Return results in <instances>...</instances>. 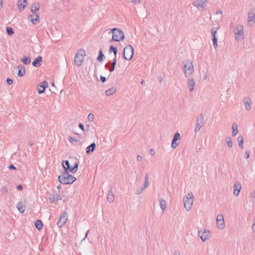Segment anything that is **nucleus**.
Here are the masks:
<instances>
[{
  "label": "nucleus",
  "mask_w": 255,
  "mask_h": 255,
  "mask_svg": "<svg viewBox=\"0 0 255 255\" xmlns=\"http://www.w3.org/2000/svg\"><path fill=\"white\" fill-rule=\"evenodd\" d=\"M76 178L69 174L68 171H63L62 174L58 176V180L62 184H71L76 181Z\"/></svg>",
  "instance_id": "f257e3e1"
},
{
  "label": "nucleus",
  "mask_w": 255,
  "mask_h": 255,
  "mask_svg": "<svg viewBox=\"0 0 255 255\" xmlns=\"http://www.w3.org/2000/svg\"><path fill=\"white\" fill-rule=\"evenodd\" d=\"M109 33H112L113 37L112 41H120L123 40L125 38L124 32L120 29L114 28L112 29Z\"/></svg>",
  "instance_id": "f03ea898"
},
{
  "label": "nucleus",
  "mask_w": 255,
  "mask_h": 255,
  "mask_svg": "<svg viewBox=\"0 0 255 255\" xmlns=\"http://www.w3.org/2000/svg\"><path fill=\"white\" fill-rule=\"evenodd\" d=\"M184 65L183 71L185 77H189L194 72V67L192 63L189 61L183 62Z\"/></svg>",
  "instance_id": "7ed1b4c3"
},
{
  "label": "nucleus",
  "mask_w": 255,
  "mask_h": 255,
  "mask_svg": "<svg viewBox=\"0 0 255 255\" xmlns=\"http://www.w3.org/2000/svg\"><path fill=\"white\" fill-rule=\"evenodd\" d=\"M84 56H85V52L84 50L79 49L77 52L74 57V62L77 66L81 65L84 59Z\"/></svg>",
  "instance_id": "20e7f679"
},
{
  "label": "nucleus",
  "mask_w": 255,
  "mask_h": 255,
  "mask_svg": "<svg viewBox=\"0 0 255 255\" xmlns=\"http://www.w3.org/2000/svg\"><path fill=\"white\" fill-rule=\"evenodd\" d=\"M184 207L187 210L189 211L192 206L193 203V196L192 192H189L184 198Z\"/></svg>",
  "instance_id": "39448f33"
},
{
  "label": "nucleus",
  "mask_w": 255,
  "mask_h": 255,
  "mask_svg": "<svg viewBox=\"0 0 255 255\" xmlns=\"http://www.w3.org/2000/svg\"><path fill=\"white\" fill-rule=\"evenodd\" d=\"M133 55V48L131 45H128L124 50L123 56L124 58L128 61L130 60Z\"/></svg>",
  "instance_id": "423d86ee"
},
{
  "label": "nucleus",
  "mask_w": 255,
  "mask_h": 255,
  "mask_svg": "<svg viewBox=\"0 0 255 255\" xmlns=\"http://www.w3.org/2000/svg\"><path fill=\"white\" fill-rule=\"evenodd\" d=\"M204 124V116L202 113H201L199 115V117L196 119V125L194 129L195 132L197 133L198 131H199Z\"/></svg>",
  "instance_id": "0eeeda50"
},
{
  "label": "nucleus",
  "mask_w": 255,
  "mask_h": 255,
  "mask_svg": "<svg viewBox=\"0 0 255 255\" xmlns=\"http://www.w3.org/2000/svg\"><path fill=\"white\" fill-rule=\"evenodd\" d=\"M68 220V215L65 212L62 213L59 218L57 225L59 228L62 227Z\"/></svg>",
  "instance_id": "6e6552de"
},
{
  "label": "nucleus",
  "mask_w": 255,
  "mask_h": 255,
  "mask_svg": "<svg viewBox=\"0 0 255 255\" xmlns=\"http://www.w3.org/2000/svg\"><path fill=\"white\" fill-rule=\"evenodd\" d=\"M210 233L209 230L204 229L203 231L202 230L198 231V234L202 242H205L210 237Z\"/></svg>",
  "instance_id": "1a4fd4ad"
},
{
  "label": "nucleus",
  "mask_w": 255,
  "mask_h": 255,
  "mask_svg": "<svg viewBox=\"0 0 255 255\" xmlns=\"http://www.w3.org/2000/svg\"><path fill=\"white\" fill-rule=\"evenodd\" d=\"M216 225L218 229L222 230L225 228V222L222 214H218L216 219Z\"/></svg>",
  "instance_id": "9d476101"
},
{
  "label": "nucleus",
  "mask_w": 255,
  "mask_h": 255,
  "mask_svg": "<svg viewBox=\"0 0 255 255\" xmlns=\"http://www.w3.org/2000/svg\"><path fill=\"white\" fill-rule=\"evenodd\" d=\"M148 180H149V176H148V174H145V177H144V182L142 186L140 188L137 189L136 190L135 194L136 195H138V194L141 193L143 191V190L148 186Z\"/></svg>",
  "instance_id": "9b49d317"
},
{
  "label": "nucleus",
  "mask_w": 255,
  "mask_h": 255,
  "mask_svg": "<svg viewBox=\"0 0 255 255\" xmlns=\"http://www.w3.org/2000/svg\"><path fill=\"white\" fill-rule=\"evenodd\" d=\"M206 2L207 0H197V1L193 3V5L200 10L205 8Z\"/></svg>",
  "instance_id": "f8f14e48"
},
{
  "label": "nucleus",
  "mask_w": 255,
  "mask_h": 255,
  "mask_svg": "<svg viewBox=\"0 0 255 255\" xmlns=\"http://www.w3.org/2000/svg\"><path fill=\"white\" fill-rule=\"evenodd\" d=\"M180 139V134L178 132H176L173 136L171 143V147L175 148L178 146V143L176 142L177 140Z\"/></svg>",
  "instance_id": "ddd939ff"
},
{
  "label": "nucleus",
  "mask_w": 255,
  "mask_h": 255,
  "mask_svg": "<svg viewBox=\"0 0 255 255\" xmlns=\"http://www.w3.org/2000/svg\"><path fill=\"white\" fill-rule=\"evenodd\" d=\"M255 23V8L252 9L248 14V22Z\"/></svg>",
  "instance_id": "4468645a"
},
{
  "label": "nucleus",
  "mask_w": 255,
  "mask_h": 255,
  "mask_svg": "<svg viewBox=\"0 0 255 255\" xmlns=\"http://www.w3.org/2000/svg\"><path fill=\"white\" fill-rule=\"evenodd\" d=\"M28 19L33 24H36L39 21V16L37 14H35L34 15H29L28 16Z\"/></svg>",
  "instance_id": "2eb2a0df"
},
{
  "label": "nucleus",
  "mask_w": 255,
  "mask_h": 255,
  "mask_svg": "<svg viewBox=\"0 0 255 255\" xmlns=\"http://www.w3.org/2000/svg\"><path fill=\"white\" fill-rule=\"evenodd\" d=\"M62 199V197L58 193L53 194L49 197V200L51 203L56 202Z\"/></svg>",
  "instance_id": "dca6fc26"
},
{
  "label": "nucleus",
  "mask_w": 255,
  "mask_h": 255,
  "mask_svg": "<svg viewBox=\"0 0 255 255\" xmlns=\"http://www.w3.org/2000/svg\"><path fill=\"white\" fill-rule=\"evenodd\" d=\"M38 86H39L40 88L38 89L37 91L38 93L40 94L44 92L45 88L48 86V83L46 81H44Z\"/></svg>",
  "instance_id": "f3484780"
},
{
  "label": "nucleus",
  "mask_w": 255,
  "mask_h": 255,
  "mask_svg": "<svg viewBox=\"0 0 255 255\" xmlns=\"http://www.w3.org/2000/svg\"><path fill=\"white\" fill-rule=\"evenodd\" d=\"M245 108L247 111H250L252 108V101L250 98H245L243 101Z\"/></svg>",
  "instance_id": "a211bd4d"
},
{
  "label": "nucleus",
  "mask_w": 255,
  "mask_h": 255,
  "mask_svg": "<svg viewBox=\"0 0 255 255\" xmlns=\"http://www.w3.org/2000/svg\"><path fill=\"white\" fill-rule=\"evenodd\" d=\"M42 60V58L40 56H39L34 60L32 64L34 67H39L41 65Z\"/></svg>",
  "instance_id": "6ab92c4d"
},
{
  "label": "nucleus",
  "mask_w": 255,
  "mask_h": 255,
  "mask_svg": "<svg viewBox=\"0 0 255 255\" xmlns=\"http://www.w3.org/2000/svg\"><path fill=\"white\" fill-rule=\"evenodd\" d=\"M195 82L193 78H189L188 80V85L189 87V90L190 92H192L194 89L195 86Z\"/></svg>",
  "instance_id": "aec40b11"
},
{
  "label": "nucleus",
  "mask_w": 255,
  "mask_h": 255,
  "mask_svg": "<svg viewBox=\"0 0 255 255\" xmlns=\"http://www.w3.org/2000/svg\"><path fill=\"white\" fill-rule=\"evenodd\" d=\"M238 31L235 33V37L236 40H239L241 39H242L243 38L244 36V30L242 28L240 30H238L237 29Z\"/></svg>",
  "instance_id": "412c9836"
},
{
  "label": "nucleus",
  "mask_w": 255,
  "mask_h": 255,
  "mask_svg": "<svg viewBox=\"0 0 255 255\" xmlns=\"http://www.w3.org/2000/svg\"><path fill=\"white\" fill-rule=\"evenodd\" d=\"M234 188V194L235 196H238L240 190L241 189L242 186L240 183H238V184H235L233 186Z\"/></svg>",
  "instance_id": "4be33fe9"
},
{
  "label": "nucleus",
  "mask_w": 255,
  "mask_h": 255,
  "mask_svg": "<svg viewBox=\"0 0 255 255\" xmlns=\"http://www.w3.org/2000/svg\"><path fill=\"white\" fill-rule=\"evenodd\" d=\"M19 11H22L27 4L26 0H19L17 2Z\"/></svg>",
  "instance_id": "5701e85b"
},
{
  "label": "nucleus",
  "mask_w": 255,
  "mask_h": 255,
  "mask_svg": "<svg viewBox=\"0 0 255 255\" xmlns=\"http://www.w3.org/2000/svg\"><path fill=\"white\" fill-rule=\"evenodd\" d=\"M16 208H17V210H18V211L21 213H23L25 211V209H26V207H25L24 204H23L21 202H19L17 204Z\"/></svg>",
  "instance_id": "b1692460"
},
{
  "label": "nucleus",
  "mask_w": 255,
  "mask_h": 255,
  "mask_svg": "<svg viewBox=\"0 0 255 255\" xmlns=\"http://www.w3.org/2000/svg\"><path fill=\"white\" fill-rule=\"evenodd\" d=\"M62 166L64 168V171L71 172V166L68 160L63 161L62 162Z\"/></svg>",
  "instance_id": "393cba45"
},
{
  "label": "nucleus",
  "mask_w": 255,
  "mask_h": 255,
  "mask_svg": "<svg viewBox=\"0 0 255 255\" xmlns=\"http://www.w3.org/2000/svg\"><path fill=\"white\" fill-rule=\"evenodd\" d=\"M39 9V4L38 3H33L30 7L31 11L33 14H36V11Z\"/></svg>",
  "instance_id": "a878e982"
},
{
  "label": "nucleus",
  "mask_w": 255,
  "mask_h": 255,
  "mask_svg": "<svg viewBox=\"0 0 255 255\" xmlns=\"http://www.w3.org/2000/svg\"><path fill=\"white\" fill-rule=\"evenodd\" d=\"M96 148V144L95 142L92 143L90 145L86 148V153L90 154L91 152L94 151Z\"/></svg>",
  "instance_id": "bb28decb"
},
{
  "label": "nucleus",
  "mask_w": 255,
  "mask_h": 255,
  "mask_svg": "<svg viewBox=\"0 0 255 255\" xmlns=\"http://www.w3.org/2000/svg\"><path fill=\"white\" fill-rule=\"evenodd\" d=\"M17 68H18L17 75L19 77L23 76L25 73L24 67L23 66H18Z\"/></svg>",
  "instance_id": "cd10ccee"
},
{
  "label": "nucleus",
  "mask_w": 255,
  "mask_h": 255,
  "mask_svg": "<svg viewBox=\"0 0 255 255\" xmlns=\"http://www.w3.org/2000/svg\"><path fill=\"white\" fill-rule=\"evenodd\" d=\"M232 135L233 136L236 135L238 132V125L234 123L232 125Z\"/></svg>",
  "instance_id": "c85d7f7f"
},
{
  "label": "nucleus",
  "mask_w": 255,
  "mask_h": 255,
  "mask_svg": "<svg viewBox=\"0 0 255 255\" xmlns=\"http://www.w3.org/2000/svg\"><path fill=\"white\" fill-rule=\"evenodd\" d=\"M114 196L113 193L110 190L108 194L107 200L110 203H112L114 201Z\"/></svg>",
  "instance_id": "c756f323"
},
{
  "label": "nucleus",
  "mask_w": 255,
  "mask_h": 255,
  "mask_svg": "<svg viewBox=\"0 0 255 255\" xmlns=\"http://www.w3.org/2000/svg\"><path fill=\"white\" fill-rule=\"evenodd\" d=\"M159 203L161 210H162V211H164L166 208V201L164 199H160L159 200Z\"/></svg>",
  "instance_id": "7c9ffc66"
},
{
  "label": "nucleus",
  "mask_w": 255,
  "mask_h": 255,
  "mask_svg": "<svg viewBox=\"0 0 255 255\" xmlns=\"http://www.w3.org/2000/svg\"><path fill=\"white\" fill-rule=\"evenodd\" d=\"M35 226L37 230H41L43 227L42 222L40 220H37L35 222Z\"/></svg>",
  "instance_id": "2f4dec72"
},
{
  "label": "nucleus",
  "mask_w": 255,
  "mask_h": 255,
  "mask_svg": "<svg viewBox=\"0 0 255 255\" xmlns=\"http://www.w3.org/2000/svg\"><path fill=\"white\" fill-rule=\"evenodd\" d=\"M105 58V55L103 53L102 50L101 49L99 51V54L97 58V60L100 62H103L104 59Z\"/></svg>",
  "instance_id": "473e14b6"
},
{
  "label": "nucleus",
  "mask_w": 255,
  "mask_h": 255,
  "mask_svg": "<svg viewBox=\"0 0 255 255\" xmlns=\"http://www.w3.org/2000/svg\"><path fill=\"white\" fill-rule=\"evenodd\" d=\"M78 165H79L78 162L76 161L74 163L73 166H71V172H72L73 173H76L78 170Z\"/></svg>",
  "instance_id": "72a5a7b5"
},
{
  "label": "nucleus",
  "mask_w": 255,
  "mask_h": 255,
  "mask_svg": "<svg viewBox=\"0 0 255 255\" xmlns=\"http://www.w3.org/2000/svg\"><path fill=\"white\" fill-rule=\"evenodd\" d=\"M238 141L239 146L241 148H243V147H244V138L242 135H240L238 136Z\"/></svg>",
  "instance_id": "f704fd0d"
},
{
  "label": "nucleus",
  "mask_w": 255,
  "mask_h": 255,
  "mask_svg": "<svg viewBox=\"0 0 255 255\" xmlns=\"http://www.w3.org/2000/svg\"><path fill=\"white\" fill-rule=\"evenodd\" d=\"M116 92V89H115L114 88H112L110 89L106 90L105 93L107 96H111V95H112L113 94H114Z\"/></svg>",
  "instance_id": "c9c22d12"
},
{
  "label": "nucleus",
  "mask_w": 255,
  "mask_h": 255,
  "mask_svg": "<svg viewBox=\"0 0 255 255\" xmlns=\"http://www.w3.org/2000/svg\"><path fill=\"white\" fill-rule=\"evenodd\" d=\"M21 60L25 65L29 64L31 62V59L29 57H24Z\"/></svg>",
  "instance_id": "e433bc0d"
},
{
  "label": "nucleus",
  "mask_w": 255,
  "mask_h": 255,
  "mask_svg": "<svg viewBox=\"0 0 255 255\" xmlns=\"http://www.w3.org/2000/svg\"><path fill=\"white\" fill-rule=\"evenodd\" d=\"M109 52H113L114 53L115 56H117V52H118L117 48V47L114 46L113 45H111L109 50Z\"/></svg>",
  "instance_id": "4c0bfd02"
},
{
  "label": "nucleus",
  "mask_w": 255,
  "mask_h": 255,
  "mask_svg": "<svg viewBox=\"0 0 255 255\" xmlns=\"http://www.w3.org/2000/svg\"><path fill=\"white\" fill-rule=\"evenodd\" d=\"M226 142L228 147H232L233 143H232V139L230 137H227L226 138Z\"/></svg>",
  "instance_id": "58836bf2"
},
{
  "label": "nucleus",
  "mask_w": 255,
  "mask_h": 255,
  "mask_svg": "<svg viewBox=\"0 0 255 255\" xmlns=\"http://www.w3.org/2000/svg\"><path fill=\"white\" fill-rule=\"evenodd\" d=\"M6 32L7 34L9 36L12 35L14 33L12 28L10 27H6Z\"/></svg>",
  "instance_id": "ea45409f"
},
{
  "label": "nucleus",
  "mask_w": 255,
  "mask_h": 255,
  "mask_svg": "<svg viewBox=\"0 0 255 255\" xmlns=\"http://www.w3.org/2000/svg\"><path fill=\"white\" fill-rule=\"evenodd\" d=\"M219 28V26L216 27V30H214L215 27L212 28L211 33L213 37H214V36H216L217 30H218Z\"/></svg>",
  "instance_id": "a19ab883"
},
{
  "label": "nucleus",
  "mask_w": 255,
  "mask_h": 255,
  "mask_svg": "<svg viewBox=\"0 0 255 255\" xmlns=\"http://www.w3.org/2000/svg\"><path fill=\"white\" fill-rule=\"evenodd\" d=\"M94 115L90 113L88 116V119L90 122H93L94 120Z\"/></svg>",
  "instance_id": "79ce46f5"
},
{
  "label": "nucleus",
  "mask_w": 255,
  "mask_h": 255,
  "mask_svg": "<svg viewBox=\"0 0 255 255\" xmlns=\"http://www.w3.org/2000/svg\"><path fill=\"white\" fill-rule=\"evenodd\" d=\"M7 192V188L6 187L4 186L0 189V192L2 193H6Z\"/></svg>",
  "instance_id": "37998d69"
},
{
  "label": "nucleus",
  "mask_w": 255,
  "mask_h": 255,
  "mask_svg": "<svg viewBox=\"0 0 255 255\" xmlns=\"http://www.w3.org/2000/svg\"><path fill=\"white\" fill-rule=\"evenodd\" d=\"M6 82L8 85H11L13 83V81L10 78H7L6 79Z\"/></svg>",
  "instance_id": "c03bdc74"
},
{
  "label": "nucleus",
  "mask_w": 255,
  "mask_h": 255,
  "mask_svg": "<svg viewBox=\"0 0 255 255\" xmlns=\"http://www.w3.org/2000/svg\"><path fill=\"white\" fill-rule=\"evenodd\" d=\"M245 158L246 159H248L250 157V151L249 150H247L245 152Z\"/></svg>",
  "instance_id": "a18cd8bd"
},
{
  "label": "nucleus",
  "mask_w": 255,
  "mask_h": 255,
  "mask_svg": "<svg viewBox=\"0 0 255 255\" xmlns=\"http://www.w3.org/2000/svg\"><path fill=\"white\" fill-rule=\"evenodd\" d=\"M8 168H9V169L14 170L16 169V167L14 166L13 164H10L8 166Z\"/></svg>",
  "instance_id": "49530a36"
},
{
  "label": "nucleus",
  "mask_w": 255,
  "mask_h": 255,
  "mask_svg": "<svg viewBox=\"0 0 255 255\" xmlns=\"http://www.w3.org/2000/svg\"><path fill=\"white\" fill-rule=\"evenodd\" d=\"M100 79H101V81L103 82V83H104L106 82V78L104 76H101L100 77Z\"/></svg>",
  "instance_id": "de8ad7c7"
},
{
  "label": "nucleus",
  "mask_w": 255,
  "mask_h": 255,
  "mask_svg": "<svg viewBox=\"0 0 255 255\" xmlns=\"http://www.w3.org/2000/svg\"><path fill=\"white\" fill-rule=\"evenodd\" d=\"M79 127L80 129H81L83 131L84 130V126L83 124L80 123L79 124Z\"/></svg>",
  "instance_id": "09e8293b"
},
{
  "label": "nucleus",
  "mask_w": 255,
  "mask_h": 255,
  "mask_svg": "<svg viewBox=\"0 0 255 255\" xmlns=\"http://www.w3.org/2000/svg\"><path fill=\"white\" fill-rule=\"evenodd\" d=\"M69 140L71 142H73V141H77V140L73 137H69Z\"/></svg>",
  "instance_id": "8fccbe9b"
},
{
  "label": "nucleus",
  "mask_w": 255,
  "mask_h": 255,
  "mask_svg": "<svg viewBox=\"0 0 255 255\" xmlns=\"http://www.w3.org/2000/svg\"><path fill=\"white\" fill-rule=\"evenodd\" d=\"M212 40L213 43L217 42L218 38L216 36H214V37L212 38Z\"/></svg>",
  "instance_id": "3c124183"
},
{
  "label": "nucleus",
  "mask_w": 255,
  "mask_h": 255,
  "mask_svg": "<svg viewBox=\"0 0 255 255\" xmlns=\"http://www.w3.org/2000/svg\"><path fill=\"white\" fill-rule=\"evenodd\" d=\"M115 69V67L112 66L111 67L109 68V71L110 72H112L114 71Z\"/></svg>",
  "instance_id": "603ef678"
},
{
  "label": "nucleus",
  "mask_w": 255,
  "mask_h": 255,
  "mask_svg": "<svg viewBox=\"0 0 255 255\" xmlns=\"http://www.w3.org/2000/svg\"><path fill=\"white\" fill-rule=\"evenodd\" d=\"M251 196L252 198H255V191H253L251 192Z\"/></svg>",
  "instance_id": "864d4df0"
},
{
  "label": "nucleus",
  "mask_w": 255,
  "mask_h": 255,
  "mask_svg": "<svg viewBox=\"0 0 255 255\" xmlns=\"http://www.w3.org/2000/svg\"><path fill=\"white\" fill-rule=\"evenodd\" d=\"M137 160L139 161H141L142 160V157L140 155L137 156Z\"/></svg>",
  "instance_id": "5fc2aeb1"
},
{
  "label": "nucleus",
  "mask_w": 255,
  "mask_h": 255,
  "mask_svg": "<svg viewBox=\"0 0 255 255\" xmlns=\"http://www.w3.org/2000/svg\"><path fill=\"white\" fill-rule=\"evenodd\" d=\"M17 189H18L19 190L21 191L23 189V187H22V185L20 184V185H18L17 186Z\"/></svg>",
  "instance_id": "6e6d98bb"
},
{
  "label": "nucleus",
  "mask_w": 255,
  "mask_h": 255,
  "mask_svg": "<svg viewBox=\"0 0 255 255\" xmlns=\"http://www.w3.org/2000/svg\"><path fill=\"white\" fill-rule=\"evenodd\" d=\"M150 154L151 155H154V154H155V151H154V150L153 149H151L150 150Z\"/></svg>",
  "instance_id": "4d7b16f0"
},
{
  "label": "nucleus",
  "mask_w": 255,
  "mask_h": 255,
  "mask_svg": "<svg viewBox=\"0 0 255 255\" xmlns=\"http://www.w3.org/2000/svg\"><path fill=\"white\" fill-rule=\"evenodd\" d=\"M252 229L255 232V217L254 219V223L253 225L252 226Z\"/></svg>",
  "instance_id": "13d9d810"
},
{
  "label": "nucleus",
  "mask_w": 255,
  "mask_h": 255,
  "mask_svg": "<svg viewBox=\"0 0 255 255\" xmlns=\"http://www.w3.org/2000/svg\"><path fill=\"white\" fill-rule=\"evenodd\" d=\"M222 11L220 9H218L216 11V14H222Z\"/></svg>",
  "instance_id": "bf43d9fd"
},
{
  "label": "nucleus",
  "mask_w": 255,
  "mask_h": 255,
  "mask_svg": "<svg viewBox=\"0 0 255 255\" xmlns=\"http://www.w3.org/2000/svg\"><path fill=\"white\" fill-rule=\"evenodd\" d=\"M140 0H133V2L135 4H137L140 2Z\"/></svg>",
  "instance_id": "052dcab7"
},
{
  "label": "nucleus",
  "mask_w": 255,
  "mask_h": 255,
  "mask_svg": "<svg viewBox=\"0 0 255 255\" xmlns=\"http://www.w3.org/2000/svg\"><path fill=\"white\" fill-rule=\"evenodd\" d=\"M117 56H115V58L113 59V63H117V58H116Z\"/></svg>",
  "instance_id": "680f3d73"
},
{
  "label": "nucleus",
  "mask_w": 255,
  "mask_h": 255,
  "mask_svg": "<svg viewBox=\"0 0 255 255\" xmlns=\"http://www.w3.org/2000/svg\"><path fill=\"white\" fill-rule=\"evenodd\" d=\"M174 255H180V254L178 252L175 251L174 253Z\"/></svg>",
  "instance_id": "e2e57ef3"
},
{
  "label": "nucleus",
  "mask_w": 255,
  "mask_h": 255,
  "mask_svg": "<svg viewBox=\"0 0 255 255\" xmlns=\"http://www.w3.org/2000/svg\"><path fill=\"white\" fill-rule=\"evenodd\" d=\"M214 47L216 48L218 46L217 42L213 43Z\"/></svg>",
  "instance_id": "0e129e2a"
},
{
  "label": "nucleus",
  "mask_w": 255,
  "mask_h": 255,
  "mask_svg": "<svg viewBox=\"0 0 255 255\" xmlns=\"http://www.w3.org/2000/svg\"><path fill=\"white\" fill-rule=\"evenodd\" d=\"M28 145L29 146H32L33 145L32 142V141H29L28 142Z\"/></svg>",
  "instance_id": "69168bd1"
},
{
  "label": "nucleus",
  "mask_w": 255,
  "mask_h": 255,
  "mask_svg": "<svg viewBox=\"0 0 255 255\" xmlns=\"http://www.w3.org/2000/svg\"><path fill=\"white\" fill-rule=\"evenodd\" d=\"M110 64H111V63H110V62H109V63H107V64L105 65V67H106V68H107V67L109 66V65H110Z\"/></svg>",
  "instance_id": "338daca9"
},
{
  "label": "nucleus",
  "mask_w": 255,
  "mask_h": 255,
  "mask_svg": "<svg viewBox=\"0 0 255 255\" xmlns=\"http://www.w3.org/2000/svg\"><path fill=\"white\" fill-rule=\"evenodd\" d=\"M144 83H145V81H144V80H142L140 82V83H141V84H142V85H143V84H144Z\"/></svg>",
  "instance_id": "774afa93"
}]
</instances>
